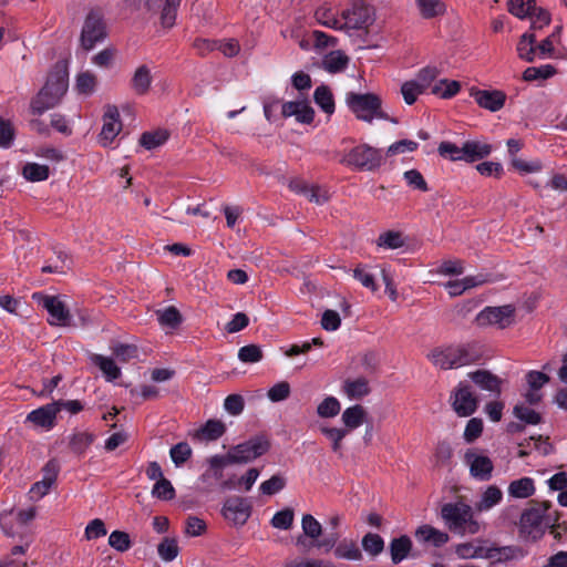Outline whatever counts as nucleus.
I'll use <instances>...</instances> for the list:
<instances>
[{"instance_id":"nucleus-41","label":"nucleus","mask_w":567,"mask_h":567,"mask_svg":"<svg viewBox=\"0 0 567 567\" xmlns=\"http://www.w3.org/2000/svg\"><path fill=\"white\" fill-rule=\"evenodd\" d=\"M556 69L550 64L540 66H529L523 73V79L527 82L536 80H547L556 74Z\"/></svg>"},{"instance_id":"nucleus-34","label":"nucleus","mask_w":567,"mask_h":567,"mask_svg":"<svg viewBox=\"0 0 567 567\" xmlns=\"http://www.w3.org/2000/svg\"><path fill=\"white\" fill-rule=\"evenodd\" d=\"M349 63V58L342 51L337 50L327 54L322 60L323 69L329 73L343 71Z\"/></svg>"},{"instance_id":"nucleus-16","label":"nucleus","mask_w":567,"mask_h":567,"mask_svg":"<svg viewBox=\"0 0 567 567\" xmlns=\"http://www.w3.org/2000/svg\"><path fill=\"white\" fill-rule=\"evenodd\" d=\"M284 117L295 116L296 121L302 124H311L315 118V110L308 100L285 102L281 106Z\"/></svg>"},{"instance_id":"nucleus-27","label":"nucleus","mask_w":567,"mask_h":567,"mask_svg":"<svg viewBox=\"0 0 567 567\" xmlns=\"http://www.w3.org/2000/svg\"><path fill=\"white\" fill-rule=\"evenodd\" d=\"M226 432V425L220 420H208L195 433V437L200 441H216Z\"/></svg>"},{"instance_id":"nucleus-39","label":"nucleus","mask_w":567,"mask_h":567,"mask_svg":"<svg viewBox=\"0 0 567 567\" xmlns=\"http://www.w3.org/2000/svg\"><path fill=\"white\" fill-rule=\"evenodd\" d=\"M22 175L29 182H42L49 178L50 168L47 165L27 163L22 168Z\"/></svg>"},{"instance_id":"nucleus-10","label":"nucleus","mask_w":567,"mask_h":567,"mask_svg":"<svg viewBox=\"0 0 567 567\" xmlns=\"http://www.w3.org/2000/svg\"><path fill=\"white\" fill-rule=\"evenodd\" d=\"M106 25L102 14L97 11L89 12L81 31L82 48L86 51L93 49L97 42L106 38Z\"/></svg>"},{"instance_id":"nucleus-9","label":"nucleus","mask_w":567,"mask_h":567,"mask_svg":"<svg viewBox=\"0 0 567 567\" xmlns=\"http://www.w3.org/2000/svg\"><path fill=\"white\" fill-rule=\"evenodd\" d=\"M454 412L461 417L474 414L478 408V398L472 391L471 385L461 381L450 396Z\"/></svg>"},{"instance_id":"nucleus-2","label":"nucleus","mask_w":567,"mask_h":567,"mask_svg":"<svg viewBox=\"0 0 567 567\" xmlns=\"http://www.w3.org/2000/svg\"><path fill=\"white\" fill-rule=\"evenodd\" d=\"M481 353L473 343L457 347L436 348L430 354L432 363L443 370L457 369L480 360Z\"/></svg>"},{"instance_id":"nucleus-45","label":"nucleus","mask_w":567,"mask_h":567,"mask_svg":"<svg viewBox=\"0 0 567 567\" xmlns=\"http://www.w3.org/2000/svg\"><path fill=\"white\" fill-rule=\"evenodd\" d=\"M285 487L286 478L280 474H276L272 475L269 480L264 481L259 486V491L262 495L271 496L279 493Z\"/></svg>"},{"instance_id":"nucleus-47","label":"nucleus","mask_w":567,"mask_h":567,"mask_svg":"<svg viewBox=\"0 0 567 567\" xmlns=\"http://www.w3.org/2000/svg\"><path fill=\"white\" fill-rule=\"evenodd\" d=\"M301 527L305 536L313 540H317L322 534L321 524L311 514H305L302 516Z\"/></svg>"},{"instance_id":"nucleus-1","label":"nucleus","mask_w":567,"mask_h":567,"mask_svg":"<svg viewBox=\"0 0 567 567\" xmlns=\"http://www.w3.org/2000/svg\"><path fill=\"white\" fill-rule=\"evenodd\" d=\"M68 70L65 65L56 64L48 76L41 91L31 102V111L42 114L60 103L68 90Z\"/></svg>"},{"instance_id":"nucleus-64","label":"nucleus","mask_w":567,"mask_h":567,"mask_svg":"<svg viewBox=\"0 0 567 567\" xmlns=\"http://www.w3.org/2000/svg\"><path fill=\"white\" fill-rule=\"evenodd\" d=\"M107 533L105 524L102 519L95 518L91 520L85 527L84 535L87 540L97 539L105 536Z\"/></svg>"},{"instance_id":"nucleus-50","label":"nucleus","mask_w":567,"mask_h":567,"mask_svg":"<svg viewBox=\"0 0 567 567\" xmlns=\"http://www.w3.org/2000/svg\"><path fill=\"white\" fill-rule=\"evenodd\" d=\"M362 547L370 555L377 556L383 551L384 540L378 534L368 533L362 538Z\"/></svg>"},{"instance_id":"nucleus-37","label":"nucleus","mask_w":567,"mask_h":567,"mask_svg":"<svg viewBox=\"0 0 567 567\" xmlns=\"http://www.w3.org/2000/svg\"><path fill=\"white\" fill-rule=\"evenodd\" d=\"M168 136V132L161 128L144 132L140 137V144L146 150H153L163 145L167 141Z\"/></svg>"},{"instance_id":"nucleus-63","label":"nucleus","mask_w":567,"mask_h":567,"mask_svg":"<svg viewBox=\"0 0 567 567\" xmlns=\"http://www.w3.org/2000/svg\"><path fill=\"white\" fill-rule=\"evenodd\" d=\"M260 475V470L250 467L247 472L238 477V491L249 492Z\"/></svg>"},{"instance_id":"nucleus-28","label":"nucleus","mask_w":567,"mask_h":567,"mask_svg":"<svg viewBox=\"0 0 567 567\" xmlns=\"http://www.w3.org/2000/svg\"><path fill=\"white\" fill-rule=\"evenodd\" d=\"M535 483L532 477H522L512 481L508 485V495L514 498H527L535 494Z\"/></svg>"},{"instance_id":"nucleus-3","label":"nucleus","mask_w":567,"mask_h":567,"mask_svg":"<svg viewBox=\"0 0 567 567\" xmlns=\"http://www.w3.org/2000/svg\"><path fill=\"white\" fill-rule=\"evenodd\" d=\"M346 103L360 121L371 123L374 118L389 120V114L382 110L380 96L374 93L349 92L346 95Z\"/></svg>"},{"instance_id":"nucleus-30","label":"nucleus","mask_w":567,"mask_h":567,"mask_svg":"<svg viewBox=\"0 0 567 567\" xmlns=\"http://www.w3.org/2000/svg\"><path fill=\"white\" fill-rule=\"evenodd\" d=\"M375 244L383 249H399L405 246L406 238L400 230H386L378 236Z\"/></svg>"},{"instance_id":"nucleus-61","label":"nucleus","mask_w":567,"mask_h":567,"mask_svg":"<svg viewBox=\"0 0 567 567\" xmlns=\"http://www.w3.org/2000/svg\"><path fill=\"white\" fill-rule=\"evenodd\" d=\"M403 177L409 186L420 192H427L429 186L423 175L417 169H409L404 172Z\"/></svg>"},{"instance_id":"nucleus-60","label":"nucleus","mask_w":567,"mask_h":567,"mask_svg":"<svg viewBox=\"0 0 567 567\" xmlns=\"http://www.w3.org/2000/svg\"><path fill=\"white\" fill-rule=\"evenodd\" d=\"M482 432H483L482 419L472 417L471 420H468V422L465 426L463 437L467 443H473L482 435Z\"/></svg>"},{"instance_id":"nucleus-43","label":"nucleus","mask_w":567,"mask_h":567,"mask_svg":"<svg viewBox=\"0 0 567 567\" xmlns=\"http://www.w3.org/2000/svg\"><path fill=\"white\" fill-rule=\"evenodd\" d=\"M315 18L317 22L323 27L330 29H342L339 20L336 18V14L332 12L331 8L328 6L319 7L315 12Z\"/></svg>"},{"instance_id":"nucleus-54","label":"nucleus","mask_w":567,"mask_h":567,"mask_svg":"<svg viewBox=\"0 0 567 567\" xmlns=\"http://www.w3.org/2000/svg\"><path fill=\"white\" fill-rule=\"evenodd\" d=\"M109 545L117 551L124 553L132 546L130 535L122 530H114L109 536Z\"/></svg>"},{"instance_id":"nucleus-42","label":"nucleus","mask_w":567,"mask_h":567,"mask_svg":"<svg viewBox=\"0 0 567 567\" xmlns=\"http://www.w3.org/2000/svg\"><path fill=\"white\" fill-rule=\"evenodd\" d=\"M536 0H508V12L518 19H525L530 16V11L535 10Z\"/></svg>"},{"instance_id":"nucleus-19","label":"nucleus","mask_w":567,"mask_h":567,"mask_svg":"<svg viewBox=\"0 0 567 567\" xmlns=\"http://www.w3.org/2000/svg\"><path fill=\"white\" fill-rule=\"evenodd\" d=\"M472 382L481 390L488 391L495 395L502 392L503 381L488 370L480 369L467 374Z\"/></svg>"},{"instance_id":"nucleus-20","label":"nucleus","mask_w":567,"mask_h":567,"mask_svg":"<svg viewBox=\"0 0 567 567\" xmlns=\"http://www.w3.org/2000/svg\"><path fill=\"white\" fill-rule=\"evenodd\" d=\"M509 550V548L503 549H488L485 550L481 546H474L472 543L458 544L455 547V554L461 559H470V558H496L498 561L502 560V551L505 553Z\"/></svg>"},{"instance_id":"nucleus-6","label":"nucleus","mask_w":567,"mask_h":567,"mask_svg":"<svg viewBox=\"0 0 567 567\" xmlns=\"http://www.w3.org/2000/svg\"><path fill=\"white\" fill-rule=\"evenodd\" d=\"M359 171L374 172L383 164L381 150L369 144H360L351 148L341 161Z\"/></svg>"},{"instance_id":"nucleus-25","label":"nucleus","mask_w":567,"mask_h":567,"mask_svg":"<svg viewBox=\"0 0 567 567\" xmlns=\"http://www.w3.org/2000/svg\"><path fill=\"white\" fill-rule=\"evenodd\" d=\"M343 392L351 400H360L367 396L371 389L368 379L360 377L354 380L347 379L343 383Z\"/></svg>"},{"instance_id":"nucleus-14","label":"nucleus","mask_w":567,"mask_h":567,"mask_svg":"<svg viewBox=\"0 0 567 567\" xmlns=\"http://www.w3.org/2000/svg\"><path fill=\"white\" fill-rule=\"evenodd\" d=\"M341 16L344 20L342 29H367L374 22L373 9L363 4L344 10Z\"/></svg>"},{"instance_id":"nucleus-17","label":"nucleus","mask_w":567,"mask_h":567,"mask_svg":"<svg viewBox=\"0 0 567 567\" xmlns=\"http://www.w3.org/2000/svg\"><path fill=\"white\" fill-rule=\"evenodd\" d=\"M182 0H145L150 11L161 10V24L164 28H172L175 24L177 8Z\"/></svg>"},{"instance_id":"nucleus-24","label":"nucleus","mask_w":567,"mask_h":567,"mask_svg":"<svg viewBox=\"0 0 567 567\" xmlns=\"http://www.w3.org/2000/svg\"><path fill=\"white\" fill-rule=\"evenodd\" d=\"M368 413L365 409L360 405L355 404L352 406L347 408L341 416V420L346 426L344 430L352 431L354 429H358L363 423L367 422Z\"/></svg>"},{"instance_id":"nucleus-22","label":"nucleus","mask_w":567,"mask_h":567,"mask_svg":"<svg viewBox=\"0 0 567 567\" xmlns=\"http://www.w3.org/2000/svg\"><path fill=\"white\" fill-rule=\"evenodd\" d=\"M492 152V146L478 141H466L462 145L463 161L473 163L487 157Z\"/></svg>"},{"instance_id":"nucleus-32","label":"nucleus","mask_w":567,"mask_h":567,"mask_svg":"<svg viewBox=\"0 0 567 567\" xmlns=\"http://www.w3.org/2000/svg\"><path fill=\"white\" fill-rule=\"evenodd\" d=\"M152 81L151 70L146 65H141L132 78V87L137 94L144 95L148 92Z\"/></svg>"},{"instance_id":"nucleus-53","label":"nucleus","mask_w":567,"mask_h":567,"mask_svg":"<svg viewBox=\"0 0 567 567\" xmlns=\"http://www.w3.org/2000/svg\"><path fill=\"white\" fill-rule=\"evenodd\" d=\"M460 89L461 84L457 81L441 80L432 87V93L443 99H449L454 96Z\"/></svg>"},{"instance_id":"nucleus-33","label":"nucleus","mask_w":567,"mask_h":567,"mask_svg":"<svg viewBox=\"0 0 567 567\" xmlns=\"http://www.w3.org/2000/svg\"><path fill=\"white\" fill-rule=\"evenodd\" d=\"M517 54L526 62H533L536 58V35L524 33L517 43Z\"/></svg>"},{"instance_id":"nucleus-21","label":"nucleus","mask_w":567,"mask_h":567,"mask_svg":"<svg viewBox=\"0 0 567 567\" xmlns=\"http://www.w3.org/2000/svg\"><path fill=\"white\" fill-rule=\"evenodd\" d=\"M465 461L470 464L472 476L483 481L489 480L493 471V463L489 457L476 455L473 451L468 450L465 453Z\"/></svg>"},{"instance_id":"nucleus-7","label":"nucleus","mask_w":567,"mask_h":567,"mask_svg":"<svg viewBox=\"0 0 567 567\" xmlns=\"http://www.w3.org/2000/svg\"><path fill=\"white\" fill-rule=\"evenodd\" d=\"M549 507L548 502H544L538 506L526 508L520 516L519 534L525 539L533 542L538 540L545 533L544 516Z\"/></svg>"},{"instance_id":"nucleus-52","label":"nucleus","mask_w":567,"mask_h":567,"mask_svg":"<svg viewBox=\"0 0 567 567\" xmlns=\"http://www.w3.org/2000/svg\"><path fill=\"white\" fill-rule=\"evenodd\" d=\"M171 458L176 466H182L192 456V449L188 443L181 442L169 451Z\"/></svg>"},{"instance_id":"nucleus-13","label":"nucleus","mask_w":567,"mask_h":567,"mask_svg":"<svg viewBox=\"0 0 567 567\" xmlns=\"http://www.w3.org/2000/svg\"><path fill=\"white\" fill-rule=\"evenodd\" d=\"M122 131L120 113L115 105H106L103 115V126L99 135V142L103 147H107Z\"/></svg>"},{"instance_id":"nucleus-31","label":"nucleus","mask_w":567,"mask_h":567,"mask_svg":"<svg viewBox=\"0 0 567 567\" xmlns=\"http://www.w3.org/2000/svg\"><path fill=\"white\" fill-rule=\"evenodd\" d=\"M336 558L347 560H360L362 559V553L352 539H342L339 542L333 550Z\"/></svg>"},{"instance_id":"nucleus-56","label":"nucleus","mask_w":567,"mask_h":567,"mask_svg":"<svg viewBox=\"0 0 567 567\" xmlns=\"http://www.w3.org/2000/svg\"><path fill=\"white\" fill-rule=\"evenodd\" d=\"M513 413L517 419H519L520 421H523L527 424L536 425V424L540 423V421H542V416L538 412H536L523 404L515 405Z\"/></svg>"},{"instance_id":"nucleus-49","label":"nucleus","mask_w":567,"mask_h":567,"mask_svg":"<svg viewBox=\"0 0 567 567\" xmlns=\"http://www.w3.org/2000/svg\"><path fill=\"white\" fill-rule=\"evenodd\" d=\"M152 495L162 501H171L175 497V488L167 478L157 481L152 489Z\"/></svg>"},{"instance_id":"nucleus-29","label":"nucleus","mask_w":567,"mask_h":567,"mask_svg":"<svg viewBox=\"0 0 567 567\" xmlns=\"http://www.w3.org/2000/svg\"><path fill=\"white\" fill-rule=\"evenodd\" d=\"M91 361L100 368L106 381L112 382L121 377V369L115 364L113 359L93 353L91 355Z\"/></svg>"},{"instance_id":"nucleus-26","label":"nucleus","mask_w":567,"mask_h":567,"mask_svg":"<svg viewBox=\"0 0 567 567\" xmlns=\"http://www.w3.org/2000/svg\"><path fill=\"white\" fill-rule=\"evenodd\" d=\"M390 555L391 560L394 565L400 564L402 560L408 558L412 549V540L409 536L402 535L398 538H393L390 543Z\"/></svg>"},{"instance_id":"nucleus-57","label":"nucleus","mask_w":567,"mask_h":567,"mask_svg":"<svg viewBox=\"0 0 567 567\" xmlns=\"http://www.w3.org/2000/svg\"><path fill=\"white\" fill-rule=\"evenodd\" d=\"M527 18L532 21L530 28L533 30L543 29L550 23L551 19L550 13L546 9L537 6H535V10H532L530 16H527Z\"/></svg>"},{"instance_id":"nucleus-55","label":"nucleus","mask_w":567,"mask_h":567,"mask_svg":"<svg viewBox=\"0 0 567 567\" xmlns=\"http://www.w3.org/2000/svg\"><path fill=\"white\" fill-rule=\"evenodd\" d=\"M238 359L244 363H256L262 359V351L256 344L244 346L238 350Z\"/></svg>"},{"instance_id":"nucleus-4","label":"nucleus","mask_w":567,"mask_h":567,"mask_svg":"<svg viewBox=\"0 0 567 567\" xmlns=\"http://www.w3.org/2000/svg\"><path fill=\"white\" fill-rule=\"evenodd\" d=\"M33 298L38 299L49 315L54 319H87L92 313L82 308L80 303L68 296H45L34 293Z\"/></svg>"},{"instance_id":"nucleus-8","label":"nucleus","mask_w":567,"mask_h":567,"mask_svg":"<svg viewBox=\"0 0 567 567\" xmlns=\"http://www.w3.org/2000/svg\"><path fill=\"white\" fill-rule=\"evenodd\" d=\"M270 449V442L265 435H256L233 446L229 452L235 464H247L265 455Z\"/></svg>"},{"instance_id":"nucleus-38","label":"nucleus","mask_w":567,"mask_h":567,"mask_svg":"<svg viewBox=\"0 0 567 567\" xmlns=\"http://www.w3.org/2000/svg\"><path fill=\"white\" fill-rule=\"evenodd\" d=\"M420 14L424 19H432L445 12V4L441 0H415Z\"/></svg>"},{"instance_id":"nucleus-46","label":"nucleus","mask_w":567,"mask_h":567,"mask_svg":"<svg viewBox=\"0 0 567 567\" xmlns=\"http://www.w3.org/2000/svg\"><path fill=\"white\" fill-rule=\"evenodd\" d=\"M179 548L176 539L165 537L157 546L159 557L165 561L174 560L178 555Z\"/></svg>"},{"instance_id":"nucleus-11","label":"nucleus","mask_w":567,"mask_h":567,"mask_svg":"<svg viewBox=\"0 0 567 567\" xmlns=\"http://www.w3.org/2000/svg\"><path fill=\"white\" fill-rule=\"evenodd\" d=\"M537 301L536 296L528 297L525 301H520L517 305H504L499 307H486L481 310L475 319H507L519 315L517 309L525 310L520 316H526L533 312Z\"/></svg>"},{"instance_id":"nucleus-15","label":"nucleus","mask_w":567,"mask_h":567,"mask_svg":"<svg viewBox=\"0 0 567 567\" xmlns=\"http://www.w3.org/2000/svg\"><path fill=\"white\" fill-rule=\"evenodd\" d=\"M59 404L51 402L44 404L28 413L25 421L33 423L35 426L51 430L55 426L56 415L59 413Z\"/></svg>"},{"instance_id":"nucleus-58","label":"nucleus","mask_w":567,"mask_h":567,"mask_svg":"<svg viewBox=\"0 0 567 567\" xmlns=\"http://www.w3.org/2000/svg\"><path fill=\"white\" fill-rule=\"evenodd\" d=\"M423 92L424 90L414 80L406 81L401 86V94L404 99V102L409 105L415 103L417 96Z\"/></svg>"},{"instance_id":"nucleus-51","label":"nucleus","mask_w":567,"mask_h":567,"mask_svg":"<svg viewBox=\"0 0 567 567\" xmlns=\"http://www.w3.org/2000/svg\"><path fill=\"white\" fill-rule=\"evenodd\" d=\"M341 404L334 396H327L317 408L320 417H333L340 413Z\"/></svg>"},{"instance_id":"nucleus-48","label":"nucleus","mask_w":567,"mask_h":567,"mask_svg":"<svg viewBox=\"0 0 567 567\" xmlns=\"http://www.w3.org/2000/svg\"><path fill=\"white\" fill-rule=\"evenodd\" d=\"M97 79L90 71L82 72L76 78V90L81 94L90 95L94 92Z\"/></svg>"},{"instance_id":"nucleus-35","label":"nucleus","mask_w":567,"mask_h":567,"mask_svg":"<svg viewBox=\"0 0 567 567\" xmlns=\"http://www.w3.org/2000/svg\"><path fill=\"white\" fill-rule=\"evenodd\" d=\"M95 441V435L90 432H76L70 436L69 447L70 450L78 454H85L86 450L93 444Z\"/></svg>"},{"instance_id":"nucleus-23","label":"nucleus","mask_w":567,"mask_h":567,"mask_svg":"<svg viewBox=\"0 0 567 567\" xmlns=\"http://www.w3.org/2000/svg\"><path fill=\"white\" fill-rule=\"evenodd\" d=\"M415 537L421 543H429L435 547L445 545L450 537L447 533L441 532L431 525H422L415 532Z\"/></svg>"},{"instance_id":"nucleus-62","label":"nucleus","mask_w":567,"mask_h":567,"mask_svg":"<svg viewBox=\"0 0 567 567\" xmlns=\"http://www.w3.org/2000/svg\"><path fill=\"white\" fill-rule=\"evenodd\" d=\"M14 127L10 121L0 117V147L8 148L14 140Z\"/></svg>"},{"instance_id":"nucleus-12","label":"nucleus","mask_w":567,"mask_h":567,"mask_svg":"<svg viewBox=\"0 0 567 567\" xmlns=\"http://www.w3.org/2000/svg\"><path fill=\"white\" fill-rule=\"evenodd\" d=\"M223 516L234 525L243 526L251 514V504L244 497H228L221 509Z\"/></svg>"},{"instance_id":"nucleus-44","label":"nucleus","mask_w":567,"mask_h":567,"mask_svg":"<svg viewBox=\"0 0 567 567\" xmlns=\"http://www.w3.org/2000/svg\"><path fill=\"white\" fill-rule=\"evenodd\" d=\"M295 513L293 509L290 507H286L279 512H277L271 520L270 524L272 527L281 529V530H288L291 528L293 524Z\"/></svg>"},{"instance_id":"nucleus-36","label":"nucleus","mask_w":567,"mask_h":567,"mask_svg":"<svg viewBox=\"0 0 567 567\" xmlns=\"http://www.w3.org/2000/svg\"><path fill=\"white\" fill-rule=\"evenodd\" d=\"M313 99L316 104L327 114L334 112V99L331 90L327 85H320L316 89Z\"/></svg>"},{"instance_id":"nucleus-5","label":"nucleus","mask_w":567,"mask_h":567,"mask_svg":"<svg viewBox=\"0 0 567 567\" xmlns=\"http://www.w3.org/2000/svg\"><path fill=\"white\" fill-rule=\"evenodd\" d=\"M441 516L452 532L476 534L478 523L473 519L472 507L465 503H446L441 508Z\"/></svg>"},{"instance_id":"nucleus-40","label":"nucleus","mask_w":567,"mask_h":567,"mask_svg":"<svg viewBox=\"0 0 567 567\" xmlns=\"http://www.w3.org/2000/svg\"><path fill=\"white\" fill-rule=\"evenodd\" d=\"M503 498V493L499 487L495 485H491L483 493L481 501L477 503V509L488 511L495 505H497Z\"/></svg>"},{"instance_id":"nucleus-18","label":"nucleus","mask_w":567,"mask_h":567,"mask_svg":"<svg viewBox=\"0 0 567 567\" xmlns=\"http://www.w3.org/2000/svg\"><path fill=\"white\" fill-rule=\"evenodd\" d=\"M471 95L475 99L476 103L491 112L499 111L506 101V95L504 92L494 90H477L472 89Z\"/></svg>"},{"instance_id":"nucleus-59","label":"nucleus","mask_w":567,"mask_h":567,"mask_svg":"<svg viewBox=\"0 0 567 567\" xmlns=\"http://www.w3.org/2000/svg\"><path fill=\"white\" fill-rule=\"evenodd\" d=\"M113 354L121 362H128L138 357V348L134 344L117 343L113 348Z\"/></svg>"}]
</instances>
